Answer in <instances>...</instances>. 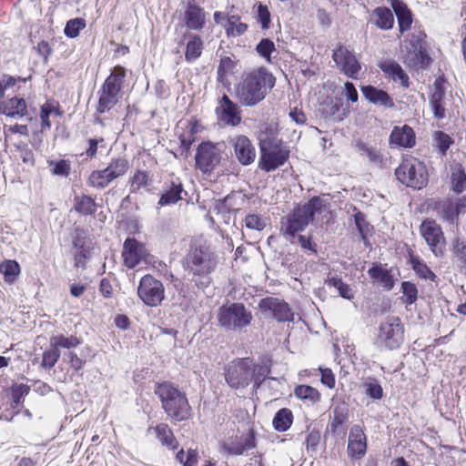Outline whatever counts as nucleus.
Listing matches in <instances>:
<instances>
[{
  "mask_svg": "<svg viewBox=\"0 0 466 466\" xmlns=\"http://www.w3.org/2000/svg\"><path fill=\"white\" fill-rule=\"evenodd\" d=\"M218 264V254L208 246H199L189 250L185 258L184 268L188 279L198 289H205L212 282V274Z\"/></svg>",
  "mask_w": 466,
  "mask_h": 466,
  "instance_id": "obj_1",
  "label": "nucleus"
},
{
  "mask_svg": "<svg viewBox=\"0 0 466 466\" xmlns=\"http://www.w3.org/2000/svg\"><path fill=\"white\" fill-rule=\"evenodd\" d=\"M275 84V76L265 67H258L243 74L236 87V96L241 105L253 106L266 97Z\"/></svg>",
  "mask_w": 466,
  "mask_h": 466,
  "instance_id": "obj_2",
  "label": "nucleus"
},
{
  "mask_svg": "<svg viewBox=\"0 0 466 466\" xmlns=\"http://www.w3.org/2000/svg\"><path fill=\"white\" fill-rule=\"evenodd\" d=\"M326 208L325 200L313 197L308 203L296 207L292 212L281 218L280 232L290 243H294L297 233L303 231L313 220L316 213H322Z\"/></svg>",
  "mask_w": 466,
  "mask_h": 466,
  "instance_id": "obj_3",
  "label": "nucleus"
},
{
  "mask_svg": "<svg viewBox=\"0 0 466 466\" xmlns=\"http://www.w3.org/2000/svg\"><path fill=\"white\" fill-rule=\"evenodd\" d=\"M156 395L167 417L175 421H184L191 417V407L184 392L170 382L157 385Z\"/></svg>",
  "mask_w": 466,
  "mask_h": 466,
  "instance_id": "obj_4",
  "label": "nucleus"
},
{
  "mask_svg": "<svg viewBox=\"0 0 466 466\" xmlns=\"http://www.w3.org/2000/svg\"><path fill=\"white\" fill-rule=\"evenodd\" d=\"M252 319V312L240 302L222 305L217 313L218 325L225 331L241 332Z\"/></svg>",
  "mask_w": 466,
  "mask_h": 466,
  "instance_id": "obj_5",
  "label": "nucleus"
},
{
  "mask_svg": "<svg viewBox=\"0 0 466 466\" xmlns=\"http://www.w3.org/2000/svg\"><path fill=\"white\" fill-rule=\"evenodd\" d=\"M125 77L126 69L120 66H115L98 91L97 113L109 112L118 103Z\"/></svg>",
  "mask_w": 466,
  "mask_h": 466,
  "instance_id": "obj_6",
  "label": "nucleus"
},
{
  "mask_svg": "<svg viewBox=\"0 0 466 466\" xmlns=\"http://www.w3.org/2000/svg\"><path fill=\"white\" fill-rule=\"evenodd\" d=\"M397 179L406 187L421 189L428 184V172L423 162L409 157L395 169Z\"/></svg>",
  "mask_w": 466,
  "mask_h": 466,
  "instance_id": "obj_7",
  "label": "nucleus"
},
{
  "mask_svg": "<svg viewBox=\"0 0 466 466\" xmlns=\"http://www.w3.org/2000/svg\"><path fill=\"white\" fill-rule=\"evenodd\" d=\"M404 341V328L401 320L396 316H388L380 324L377 343L388 350H396Z\"/></svg>",
  "mask_w": 466,
  "mask_h": 466,
  "instance_id": "obj_8",
  "label": "nucleus"
},
{
  "mask_svg": "<svg viewBox=\"0 0 466 466\" xmlns=\"http://www.w3.org/2000/svg\"><path fill=\"white\" fill-rule=\"evenodd\" d=\"M289 150L280 142L264 141L260 144L258 167L261 170L271 172L289 159Z\"/></svg>",
  "mask_w": 466,
  "mask_h": 466,
  "instance_id": "obj_9",
  "label": "nucleus"
},
{
  "mask_svg": "<svg viewBox=\"0 0 466 466\" xmlns=\"http://www.w3.org/2000/svg\"><path fill=\"white\" fill-rule=\"evenodd\" d=\"M222 147V145L211 142L199 144L195 156L196 167L204 174H211L221 164Z\"/></svg>",
  "mask_w": 466,
  "mask_h": 466,
  "instance_id": "obj_10",
  "label": "nucleus"
},
{
  "mask_svg": "<svg viewBox=\"0 0 466 466\" xmlns=\"http://www.w3.org/2000/svg\"><path fill=\"white\" fill-rule=\"evenodd\" d=\"M137 296L148 307H157L165 299L163 283L150 274H147L139 281Z\"/></svg>",
  "mask_w": 466,
  "mask_h": 466,
  "instance_id": "obj_11",
  "label": "nucleus"
},
{
  "mask_svg": "<svg viewBox=\"0 0 466 466\" xmlns=\"http://www.w3.org/2000/svg\"><path fill=\"white\" fill-rule=\"evenodd\" d=\"M252 360L248 358L231 361L226 370V381L232 389L247 387L251 381Z\"/></svg>",
  "mask_w": 466,
  "mask_h": 466,
  "instance_id": "obj_12",
  "label": "nucleus"
},
{
  "mask_svg": "<svg viewBox=\"0 0 466 466\" xmlns=\"http://www.w3.org/2000/svg\"><path fill=\"white\" fill-rule=\"evenodd\" d=\"M420 231L432 253L436 257L442 256L446 241L441 226L434 219H425Z\"/></svg>",
  "mask_w": 466,
  "mask_h": 466,
  "instance_id": "obj_13",
  "label": "nucleus"
},
{
  "mask_svg": "<svg viewBox=\"0 0 466 466\" xmlns=\"http://www.w3.org/2000/svg\"><path fill=\"white\" fill-rule=\"evenodd\" d=\"M332 58L337 67L348 77L358 78L361 66L352 51L344 46H339L333 51Z\"/></svg>",
  "mask_w": 466,
  "mask_h": 466,
  "instance_id": "obj_14",
  "label": "nucleus"
},
{
  "mask_svg": "<svg viewBox=\"0 0 466 466\" xmlns=\"http://www.w3.org/2000/svg\"><path fill=\"white\" fill-rule=\"evenodd\" d=\"M149 252L146 246L135 238H127L123 244L122 257L128 268H134L142 261L147 262Z\"/></svg>",
  "mask_w": 466,
  "mask_h": 466,
  "instance_id": "obj_15",
  "label": "nucleus"
},
{
  "mask_svg": "<svg viewBox=\"0 0 466 466\" xmlns=\"http://www.w3.org/2000/svg\"><path fill=\"white\" fill-rule=\"evenodd\" d=\"M465 207V200L462 198H459L455 201L451 198H445L436 201L433 206V210L436 212L437 217L442 221L450 225H454L458 221L461 209Z\"/></svg>",
  "mask_w": 466,
  "mask_h": 466,
  "instance_id": "obj_16",
  "label": "nucleus"
},
{
  "mask_svg": "<svg viewBox=\"0 0 466 466\" xmlns=\"http://www.w3.org/2000/svg\"><path fill=\"white\" fill-rule=\"evenodd\" d=\"M215 111L218 119L227 126L236 127L241 122L239 106L225 94L218 99Z\"/></svg>",
  "mask_w": 466,
  "mask_h": 466,
  "instance_id": "obj_17",
  "label": "nucleus"
},
{
  "mask_svg": "<svg viewBox=\"0 0 466 466\" xmlns=\"http://www.w3.org/2000/svg\"><path fill=\"white\" fill-rule=\"evenodd\" d=\"M259 308L271 312L274 319L279 322L292 321L293 312L288 303L277 298H264L259 302Z\"/></svg>",
  "mask_w": 466,
  "mask_h": 466,
  "instance_id": "obj_18",
  "label": "nucleus"
},
{
  "mask_svg": "<svg viewBox=\"0 0 466 466\" xmlns=\"http://www.w3.org/2000/svg\"><path fill=\"white\" fill-rule=\"evenodd\" d=\"M367 451L366 435L359 425H354L349 434L347 452L353 460L362 459Z\"/></svg>",
  "mask_w": 466,
  "mask_h": 466,
  "instance_id": "obj_19",
  "label": "nucleus"
},
{
  "mask_svg": "<svg viewBox=\"0 0 466 466\" xmlns=\"http://www.w3.org/2000/svg\"><path fill=\"white\" fill-rule=\"evenodd\" d=\"M232 146L238 162L243 166H248L255 161L256 149L250 139L243 135L232 138Z\"/></svg>",
  "mask_w": 466,
  "mask_h": 466,
  "instance_id": "obj_20",
  "label": "nucleus"
},
{
  "mask_svg": "<svg viewBox=\"0 0 466 466\" xmlns=\"http://www.w3.org/2000/svg\"><path fill=\"white\" fill-rule=\"evenodd\" d=\"M183 21L187 29L200 31L206 25L207 13L198 4L190 1L184 12Z\"/></svg>",
  "mask_w": 466,
  "mask_h": 466,
  "instance_id": "obj_21",
  "label": "nucleus"
},
{
  "mask_svg": "<svg viewBox=\"0 0 466 466\" xmlns=\"http://www.w3.org/2000/svg\"><path fill=\"white\" fill-rule=\"evenodd\" d=\"M360 91L370 104L383 108H393L395 106L393 98L384 90L374 86H362Z\"/></svg>",
  "mask_w": 466,
  "mask_h": 466,
  "instance_id": "obj_22",
  "label": "nucleus"
},
{
  "mask_svg": "<svg viewBox=\"0 0 466 466\" xmlns=\"http://www.w3.org/2000/svg\"><path fill=\"white\" fill-rule=\"evenodd\" d=\"M356 147L360 156L368 158L370 166L379 168H385L387 167L388 157L380 149L370 146L362 141L357 142Z\"/></svg>",
  "mask_w": 466,
  "mask_h": 466,
  "instance_id": "obj_23",
  "label": "nucleus"
},
{
  "mask_svg": "<svg viewBox=\"0 0 466 466\" xmlns=\"http://www.w3.org/2000/svg\"><path fill=\"white\" fill-rule=\"evenodd\" d=\"M444 96L443 81L438 78L433 84L432 93L430 96V105L436 119H442L445 116Z\"/></svg>",
  "mask_w": 466,
  "mask_h": 466,
  "instance_id": "obj_24",
  "label": "nucleus"
},
{
  "mask_svg": "<svg viewBox=\"0 0 466 466\" xmlns=\"http://www.w3.org/2000/svg\"><path fill=\"white\" fill-rule=\"evenodd\" d=\"M390 144L400 147L410 148L415 145V134L408 125L395 127L390 136Z\"/></svg>",
  "mask_w": 466,
  "mask_h": 466,
  "instance_id": "obj_25",
  "label": "nucleus"
},
{
  "mask_svg": "<svg viewBox=\"0 0 466 466\" xmlns=\"http://www.w3.org/2000/svg\"><path fill=\"white\" fill-rule=\"evenodd\" d=\"M368 274L370 279L378 282L385 290H391L395 285L391 270L381 264L373 263L371 268H369Z\"/></svg>",
  "mask_w": 466,
  "mask_h": 466,
  "instance_id": "obj_26",
  "label": "nucleus"
},
{
  "mask_svg": "<svg viewBox=\"0 0 466 466\" xmlns=\"http://www.w3.org/2000/svg\"><path fill=\"white\" fill-rule=\"evenodd\" d=\"M379 67L394 82H400L405 87L409 86V76L396 61L384 60L379 64Z\"/></svg>",
  "mask_w": 466,
  "mask_h": 466,
  "instance_id": "obj_27",
  "label": "nucleus"
},
{
  "mask_svg": "<svg viewBox=\"0 0 466 466\" xmlns=\"http://www.w3.org/2000/svg\"><path fill=\"white\" fill-rule=\"evenodd\" d=\"M185 38L187 40L186 45L185 59L187 62L191 63L200 57L204 43L201 37L195 34H187Z\"/></svg>",
  "mask_w": 466,
  "mask_h": 466,
  "instance_id": "obj_28",
  "label": "nucleus"
},
{
  "mask_svg": "<svg viewBox=\"0 0 466 466\" xmlns=\"http://www.w3.org/2000/svg\"><path fill=\"white\" fill-rule=\"evenodd\" d=\"M391 7L396 14L400 33L410 29L412 15L407 5L400 0H391Z\"/></svg>",
  "mask_w": 466,
  "mask_h": 466,
  "instance_id": "obj_29",
  "label": "nucleus"
},
{
  "mask_svg": "<svg viewBox=\"0 0 466 466\" xmlns=\"http://www.w3.org/2000/svg\"><path fill=\"white\" fill-rule=\"evenodd\" d=\"M255 447V441L252 433L241 436L239 439L229 444H224L223 449L229 455H242L246 451Z\"/></svg>",
  "mask_w": 466,
  "mask_h": 466,
  "instance_id": "obj_30",
  "label": "nucleus"
},
{
  "mask_svg": "<svg viewBox=\"0 0 466 466\" xmlns=\"http://www.w3.org/2000/svg\"><path fill=\"white\" fill-rule=\"evenodd\" d=\"M374 24L381 30H390L394 25V16L390 8L379 6L372 12Z\"/></svg>",
  "mask_w": 466,
  "mask_h": 466,
  "instance_id": "obj_31",
  "label": "nucleus"
},
{
  "mask_svg": "<svg viewBox=\"0 0 466 466\" xmlns=\"http://www.w3.org/2000/svg\"><path fill=\"white\" fill-rule=\"evenodd\" d=\"M183 191V187L180 182L171 181L169 185L167 186L165 192L162 194L159 198L158 205L166 206L170 204H175L178 200H180L181 193Z\"/></svg>",
  "mask_w": 466,
  "mask_h": 466,
  "instance_id": "obj_32",
  "label": "nucleus"
},
{
  "mask_svg": "<svg viewBox=\"0 0 466 466\" xmlns=\"http://www.w3.org/2000/svg\"><path fill=\"white\" fill-rule=\"evenodd\" d=\"M409 262L416 275L425 280L435 281L437 276L419 257L410 254Z\"/></svg>",
  "mask_w": 466,
  "mask_h": 466,
  "instance_id": "obj_33",
  "label": "nucleus"
},
{
  "mask_svg": "<svg viewBox=\"0 0 466 466\" xmlns=\"http://www.w3.org/2000/svg\"><path fill=\"white\" fill-rule=\"evenodd\" d=\"M451 188L457 193L461 194L466 189V173L461 164H456L451 167Z\"/></svg>",
  "mask_w": 466,
  "mask_h": 466,
  "instance_id": "obj_34",
  "label": "nucleus"
},
{
  "mask_svg": "<svg viewBox=\"0 0 466 466\" xmlns=\"http://www.w3.org/2000/svg\"><path fill=\"white\" fill-rule=\"evenodd\" d=\"M113 180L114 179L106 168L102 170H94L87 178V185L97 189H103Z\"/></svg>",
  "mask_w": 466,
  "mask_h": 466,
  "instance_id": "obj_35",
  "label": "nucleus"
},
{
  "mask_svg": "<svg viewBox=\"0 0 466 466\" xmlns=\"http://www.w3.org/2000/svg\"><path fill=\"white\" fill-rule=\"evenodd\" d=\"M293 421V414L289 409H280L273 418V427L278 431L289 430Z\"/></svg>",
  "mask_w": 466,
  "mask_h": 466,
  "instance_id": "obj_36",
  "label": "nucleus"
},
{
  "mask_svg": "<svg viewBox=\"0 0 466 466\" xmlns=\"http://www.w3.org/2000/svg\"><path fill=\"white\" fill-rule=\"evenodd\" d=\"M74 208L81 215H93L96 212V202L87 195L76 196Z\"/></svg>",
  "mask_w": 466,
  "mask_h": 466,
  "instance_id": "obj_37",
  "label": "nucleus"
},
{
  "mask_svg": "<svg viewBox=\"0 0 466 466\" xmlns=\"http://www.w3.org/2000/svg\"><path fill=\"white\" fill-rule=\"evenodd\" d=\"M27 112L26 103L24 98L13 97L9 99L3 111L7 116L22 117Z\"/></svg>",
  "mask_w": 466,
  "mask_h": 466,
  "instance_id": "obj_38",
  "label": "nucleus"
},
{
  "mask_svg": "<svg viewBox=\"0 0 466 466\" xmlns=\"http://www.w3.org/2000/svg\"><path fill=\"white\" fill-rule=\"evenodd\" d=\"M156 433L160 442L169 449L175 450L177 447V441H176L172 431L166 423H160L156 427Z\"/></svg>",
  "mask_w": 466,
  "mask_h": 466,
  "instance_id": "obj_39",
  "label": "nucleus"
},
{
  "mask_svg": "<svg viewBox=\"0 0 466 466\" xmlns=\"http://www.w3.org/2000/svg\"><path fill=\"white\" fill-rule=\"evenodd\" d=\"M224 27L228 36H239L248 30L247 24L242 23L238 15L228 16Z\"/></svg>",
  "mask_w": 466,
  "mask_h": 466,
  "instance_id": "obj_40",
  "label": "nucleus"
},
{
  "mask_svg": "<svg viewBox=\"0 0 466 466\" xmlns=\"http://www.w3.org/2000/svg\"><path fill=\"white\" fill-rule=\"evenodd\" d=\"M0 272L5 282L14 283L20 273V266L15 260H5L0 263Z\"/></svg>",
  "mask_w": 466,
  "mask_h": 466,
  "instance_id": "obj_41",
  "label": "nucleus"
},
{
  "mask_svg": "<svg viewBox=\"0 0 466 466\" xmlns=\"http://www.w3.org/2000/svg\"><path fill=\"white\" fill-rule=\"evenodd\" d=\"M365 393L373 400H380L383 397V389L379 380L373 377H368L363 384Z\"/></svg>",
  "mask_w": 466,
  "mask_h": 466,
  "instance_id": "obj_42",
  "label": "nucleus"
},
{
  "mask_svg": "<svg viewBox=\"0 0 466 466\" xmlns=\"http://www.w3.org/2000/svg\"><path fill=\"white\" fill-rule=\"evenodd\" d=\"M80 339L76 336L65 337L63 335L53 336L50 339V346H55L57 350L63 349H74L80 345Z\"/></svg>",
  "mask_w": 466,
  "mask_h": 466,
  "instance_id": "obj_43",
  "label": "nucleus"
},
{
  "mask_svg": "<svg viewBox=\"0 0 466 466\" xmlns=\"http://www.w3.org/2000/svg\"><path fill=\"white\" fill-rule=\"evenodd\" d=\"M108 174L113 179L123 176L128 169V162L125 158L112 159L110 164L106 167Z\"/></svg>",
  "mask_w": 466,
  "mask_h": 466,
  "instance_id": "obj_44",
  "label": "nucleus"
},
{
  "mask_svg": "<svg viewBox=\"0 0 466 466\" xmlns=\"http://www.w3.org/2000/svg\"><path fill=\"white\" fill-rule=\"evenodd\" d=\"M270 370L267 365H254L251 368V381L255 389H258L262 382L266 380Z\"/></svg>",
  "mask_w": 466,
  "mask_h": 466,
  "instance_id": "obj_45",
  "label": "nucleus"
},
{
  "mask_svg": "<svg viewBox=\"0 0 466 466\" xmlns=\"http://www.w3.org/2000/svg\"><path fill=\"white\" fill-rule=\"evenodd\" d=\"M295 395L301 400H309L313 403L317 402L320 398L319 392L309 385L297 386Z\"/></svg>",
  "mask_w": 466,
  "mask_h": 466,
  "instance_id": "obj_46",
  "label": "nucleus"
},
{
  "mask_svg": "<svg viewBox=\"0 0 466 466\" xmlns=\"http://www.w3.org/2000/svg\"><path fill=\"white\" fill-rule=\"evenodd\" d=\"M48 166L52 167L51 173L54 176L68 177L71 170L70 161L67 159H61L58 161L47 160Z\"/></svg>",
  "mask_w": 466,
  "mask_h": 466,
  "instance_id": "obj_47",
  "label": "nucleus"
},
{
  "mask_svg": "<svg viewBox=\"0 0 466 466\" xmlns=\"http://www.w3.org/2000/svg\"><path fill=\"white\" fill-rule=\"evenodd\" d=\"M60 350L55 346H50V349L46 350L43 353V360L41 367L46 370L52 369L60 358Z\"/></svg>",
  "mask_w": 466,
  "mask_h": 466,
  "instance_id": "obj_48",
  "label": "nucleus"
},
{
  "mask_svg": "<svg viewBox=\"0 0 466 466\" xmlns=\"http://www.w3.org/2000/svg\"><path fill=\"white\" fill-rule=\"evenodd\" d=\"M86 26V21L83 18H75L70 19L64 29L65 35L70 38L76 37L80 30L85 28Z\"/></svg>",
  "mask_w": 466,
  "mask_h": 466,
  "instance_id": "obj_49",
  "label": "nucleus"
},
{
  "mask_svg": "<svg viewBox=\"0 0 466 466\" xmlns=\"http://www.w3.org/2000/svg\"><path fill=\"white\" fill-rule=\"evenodd\" d=\"M348 414L345 407L337 406L333 410V418L330 423L331 431L335 432L341 427L347 420Z\"/></svg>",
  "mask_w": 466,
  "mask_h": 466,
  "instance_id": "obj_50",
  "label": "nucleus"
},
{
  "mask_svg": "<svg viewBox=\"0 0 466 466\" xmlns=\"http://www.w3.org/2000/svg\"><path fill=\"white\" fill-rule=\"evenodd\" d=\"M401 290L403 293V301L407 305H411L417 300L418 289L415 284L410 281H403L401 283Z\"/></svg>",
  "mask_w": 466,
  "mask_h": 466,
  "instance_id": "obj_51",
  "label": "nucleus"
},
{
  "mask_svg": "<svg viewBox=\"0 0 466 466\" xmlns=\"http://www.w3.org/2000/svg\"><path fill=\"white\" fill-rule=\"evenodd\" d=\"M235 67V62L229 56H223L218 66V80L222 82Z\"/></svg>",
  "mask_w": 466,
  "mask_h": 466,
  "instance_id": "obj_52",
  "label": "nucleus"
},
{
  "mask_svg": "<svg viewBox=\"0 0 466 466\" xmlns=\"http://www.w3.org/2000/svg\"><path fill=\"white\" fill-rule=\"evenodd\" d=\"M29 387L24 384L17 385L12 390V407L15 409L24 401V397L29 393Z\"/></svg>",
  "mask_w": 466,
  "mask_h": 466,
  "instance_id": "obj_53",
  "label": "nucleus"
},
{
  "mask_svg": "<svg viewBox=\"0 0 466 466\" xmlns=\"http://www.w3.org/2000/svg\"><path fill=\"white\" fill-rule=\"evenodd\" d=\"M340 106L341 104L339 102L330 99L325 104V106L322 108V112L326 116H331L335 119L342 120L346 114H339Z\"/></svg>",
  "mask_w": 466,
  "mask_h": 466,
  "instance_id": "obj_54",
  "label": "nucleus"
},
{
  "mask_svg": "<svg viewBox=\"0 0 466 466\" xmlns=\"http://www.w3.org/2000/svg\"><path fill=\"white\" fill-rule=\"evenodd\" d=\"M52 112H55L56 114L59 115L58 110H55V107L51 104L46 103L41 106L40 119L42 131L49 129L51 127L49 116Z\"/></svg>",
  "mask_w": 466,
  "mask_h": 466,
  "instance_id": "obj_55",
  "label": "nucleus"
},
{
  "mask_svg": "<svg viewBox=\"0 0 466 466\" xmlns=\"http://www.w3.org/2000/svg\"><path fill=\"white\" fill-rule=\"evenodd\" d=\"M256 50L262 57L269 61L270 55L275 50V45L270 39L264 38L257 45Z\"/></svg>",
  "mask_w": 466,
  "mask_h": 466,
  "instance_id": "obj_56",
  "label": "nucleus"
},
{
  "mask_svg": "<svg viewBox=\"0 0 466 466\" xmlns=\"http://www.w3.org/2000/svg\"><path fill=\"white\" fill-rule=\"evenodd\" d=\"M245 225L248 228L261 231L266 227L265 219L256 214H249L245 218Z\"/></svg>",
  "mask_w": 466,
  "mask_h": 466,
  "instance_id": "obj_57",
  "label": "nucleus"
},
{
  "mask_svg": "<svg viewBox=\"0 0 466 466\" xmlns=\"http://www.w3.org/2000/svg\"><path fill=\"white\" fill-rule=\"evenodd\" d=\"M148 176L145 171H137L131 180L132 191L138 190L147 185Z\"/></svg>",
  "mask_w": 466,
  "mask_h": 466,
  "instance_id": "obj_58",
  "label": "nucleus"
},
{
  "mask_svg": "<svg viewBox=\"0 0 466 466\" xmlns=\"http://www.w3.org/2000/svg\"><path fill=\"white\" fill-rule=\"evenodd\" d=\"M453 253L457 260L466 268V243L456 239L453 243Z\"/></svg>",
  "mask_w": 466,
  "mask_h": 466,
  "instance_id": "obj_59",
  "label": "nucleus"
},
{
  "mask_svg": "<svg viewBox=\"0 0 466 466\" xmlns=\"http://www.w3.org/2000/svg\"><path fill=\"white\" fill-rule=\"evenodd\" d=\"M434 137L438 148L442 153H445L451 144V138L450 136L441 131H437L435 132Z\"/></svg>",
  "mask_w": 466,
  "mask_h": 466,
  "instance_id": "obj_60",
  "label": "nucleus"
},
{
  "mask_svg": "<svg viewBox=\"0 0 466 466\" xmlns=\"http://www.w3.org/2000/svg\"><path fill=\"white\" fill-rule=\"evenodd\" d=\"M258 21L262 29H268L270 25V13L266 5L259 4L258 6Z\"/></svg>",
  "mask_w": 466,
  "mask_h": 466,
  "instance_id": "obj_61",
  "label": "nucleus"
},
{
  "mask_svg": "<svg viewBox=\"0 0 466 466\" xmlns=\"http://www.w3.org/2000/svg\"><path fill=\"white\" fill-rule=\"evenodd\" d=\"M354 221L360 236L364 238L365 235L369 231V223L366 221L364 214L358 211L354 215Z\"/></svg>",
  "mask_w": 466,
  "mask_h": 466,
  "instance_id": "obj_62",
  "label": "nucleus"
},
{
  "mask_svg": "<svg viewBox=\"0 0 466 466\" xmlns=\"http://www.w3.org/2000/svg\"><path fill=\"white\" fill-rule=\"evenodd\" d=\"M320 441V432L319 431L312 430L309 431L306 438L307 449L311 451H316L317 446L319 445Z\"/></svg>",
  "mask_w": 466,
  "mask_h": 466,
  "instance_id": "obj_63",
  "label": "nucleus"
},
{
  "mask_svg": "<svg viewBox=\"0 0 466 466\" xmlns=\"http://www.w3.org/2000/svg\"><path fill=\"white\" fill-rule=\"evenodd\" d=\"M65 359H68V363L70 364V367L76 370V371H78L80 370L84 364H85V360H83L82 359H80L75 352L73 351H68L67 353L65 354Z\"/></svg>",
  "mask_w": 466,
  "mask_h": 466,
  "instance_id": "obj_64",
  "label": "nucleus"
}]
</instances>
